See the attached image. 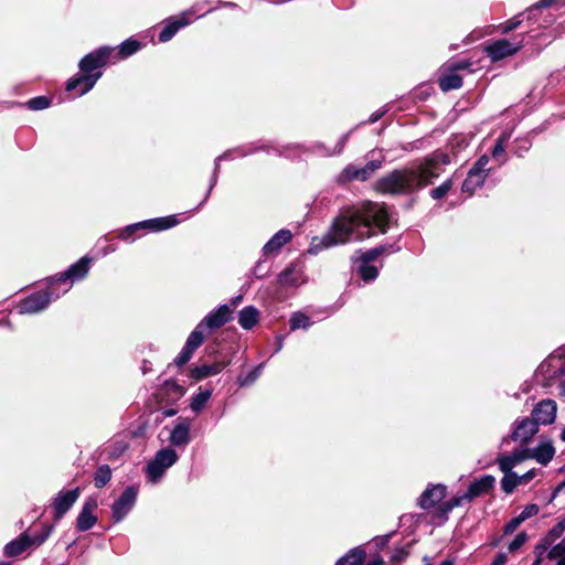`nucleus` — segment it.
Segmentation results:
<instances>
[{"label":"nucleus","instance_id":"obj_1","mask_svg":"<svg viewBox=\"0 0 565 565\" xmlns=\"http://www.w3.org/2000/svg\"><path fill=\"white\" fill-rule=\"evenodd\" d=\"M390 215L384 204L366 201L359 205L347 206L340 210L333 220L330 230L322 237H315L310 245V253H318L323 248L345 244L350 239L363 241L375 233L372 227L384 234L388 230Z\"/></svg>","mask_w":565,"mask_h":565},{"label":"nucleus","instance_id":"obj_2","mask_svg":"<svg viewBox=\"0 0 565 565\" xmlns=\"http://www.w3.org/2000/svg\"><path fill=\"white\" fill-rule=\"evenodd\" d=\"M449 163L445 152H434L423 163L412 169L395 170L375 182V190L387 194H409L433 183L441 173V166Z\"/></svg>","mask_w":565,"mask_h":565},{"label":"nucleus","instance_id":"obj_3","mask_svg":"<svg viewBox=\"0 0 565 565\" xmlns=\"http://www.w3.org/2000/svg\"><path fill=\"white\" fill-rule=\"evenodd\" d=\"M178 455L173 449L164 448L157 452L154 459L147 466V472L152 482H157L164 471L175 463Z\"/></svg>","mask_w":565,"mask_h":565},{"label":"nucleus","instance_id":"obj_4","mask_svg":"<svg viewBox=\"0 0 565 565\" xmlns=\"http://www.w3.org/2000/svg\"><path fill=\"white\" fill-rule=\"evenodd\" d=\"M557 404L554 399L545 398L536 403L531 412V418L540 425H551L555 422Z\"/></svg>","mask_w":565,"mask_h":565},{"label":"nucleus","instance_id":"obj_5","mask_svg":"<svg viewBox=\"0 0 565 565\" xmlns=\"http://www.w3.org/2000/svg\"><path fill=\"white\" fill-rule=\"evenodd\" d=\"M521 47L522 40L512 43L509 40L502 39L486 46V52L492 61H500L515 54Z\"/></svg>","mask_w":565,"mask_h":565},{"label":"nucleus","instance_id":"obj_6","mask_svg":"<svg viewBox=\"0 0 565 565\" xmlns=\"http://www.w3.org/2000/svg\"><path fill=\"white\" fill-rule=\"evenodd\" d=\"M49 291H39L22 300L18 307L20 313H36L45 309L51 301Z\"/></svg>","mask_w":565,"mask_h":565},{"label":"nucleus","instance_id":"obj_7","mask_svg":"<svg viewBox=\"0 0 565 565\" xmlns=\"http://www.w3.org/2000/svg\"><path fill=\"white\" fill-rule=\"evenodd\" d=\"M137 492L132 487L127 488L119 499L113 504V519L116 522L121 521L131 510L136 502Z\"/></svg>","mask_w":565,"mask_h":565},{"label":"nucleus","instance_id":"obj_8","mask_svg":"<svg viewBox=\"0 0 565 565\" xmlns=\"http://www.w3.org/2000/svg\"><path fill=\"white\" fill-rule=\"evenodd\" d=\"M468 65L469 64L465 63V62L450 63L447 66V70L450 72L448 74L440 76L438 79L440 89L443 92H448V90L457 89V88L461 87L462 78L458 74H456V71L463 70V68L468 67Z\"/></svg>","mask_w":565,"mask_h":565},{"label":"nucleus","instance_id":"obj_9","mask_svg":"<svg viewBox=\"0 0 565 565\" xmlns=\"http://www.w3.org/2000/svg\"><path fill=\"white\" fill-rule=\"evenodd\" d=\"M537 431L539 425L531 417H524L515 422L512 439L526 444Z\"/></svg>","mask_w":565,"mask_h":565},{"label":"nucleus","instance_id":"obj_10","mask_svg":"<svg viewBox=\"0 0 565 565\" xmlns=\"http://www.w3.org/2000/svg\"><path fill=\"white\" fill-rule=\"evenodd\" d=\"M79 497V488L60 492L53 501L54 519L60 520L77 501Z\"/></svg>","mask_w":565,"mask_h":565},{"label":"nucleus","instance_id":"obj_11","mask_svg":"<svg viewBox=\"0 0 565 565\" xmlns=\"http://www.w3.org/2000/svg\"><path fill=\"white\" fill-rule=\"evenodd\" d=\"M110 52H111V49L102 47V49L97 50L96 52L87 54L79 62L81 71L89 74L94 70L104 66L106 64L107 58L109 57Z\"/></svg>","mask_w":565,"mask_h":565},{"label":"nucleus","instance_id":"obj_12","mask_svg":"<svg viewBox=\"0 0 565 565\" xmlns=\"http://www.w3.org/2000/svg\"><path fill=\"white\" fill-rule=\"evenodd\" d=\"M382 166V162L379 160H372L367 162L363 168H356L354 166H349L344 169L342 177L348 180H367L376 170H379Z\"/></svg>","mask_w":565,"mask_h":565},{"label":"nucleus","instance_id":"obj_13","mask_svg":"<svg viewBox=\"0 0 565 565\" xmlns=\"http://www.w3.org/2000/svg\"><path fill=\"white\" fill-rule=\"evenodd\" d=\"M494 482V477L490 475L483 476L469 486L468 490L463 493V498H466V501L470 502L475 498L487 494L493 488Z\"/></svg>","mask_w":565,"mask_h":565},{"label":"nucleus","instance_id":"obj_14","mask_svg":"<svg viewBox=\"0 0 565 565\" xmlns=\"http://www.w3.org/2000/svg\"><path fill=\"white\" fill-rule=\"evenodd\" d=\"M97 508V501L95 499H89L85 502L82 508L81 513L78 514L76 526L78 531H87L92 529L97 519L93 514L94 510Z\"/></svg>","mask_w":565,"mask_h":565},{"label":"nucleus","instance_id":"obj_15","mask_svg":"<svg viewBox=\"0 0 565 565\" xmlns=\"http://www.w3.org/2000/svg\"><path fill=\"white\" fill-rule=\"evenodd\" d=\"M100 76H102L100 72L95 73V74L86 73V74L79 75V76L74 77L67 82L66 89L68 92H71V90H75L76 88L79 87L81 88L79 95H84L94 87V85L96 84V82L98 81V78Z\"/></svg>","mask_w":565,"mask_h":565},{"label":"nucleus","instance_id":"obj_16","mask_svg":"<svg viewBox=\"0 0 565 565\" xmlns=\"http://www.w3.org/2000/svg\"><path fill=\"white\" fill-rule=\"evenodd\" d=\"M191 12H184L180 17L175 19H170L166 26L162 29V31L159 34V41L160 42H168L173 38V35L178 32V30L182 26L188 25L191 20L189 15Z\"/></svg>","mask_w":565,"mask_h":565},{"label":"nucleus","instance_id":"obj_17","mask_svg":"<svg viewBox=\"0 0 565 565\" xmlns=\"http://www.w3.org/2000/svg\"><path fill=\"white\" fill-rule=\"evenodd\" d=\"M231 315L232 310L230 307L227 305H222L215 311L209 313L202 322L210 329H216L230 321Z\"/></svg>","mask_w":565,"mask_h":565},{"label":"nucleus","instance_id":"obj_18","mask_svg":"<svg viewBox=\"0 0 565 565\" xmlns=\"http://www.w3.org/2000/svg\"><path fill=\"white\" fill-rule=\"evenodd\" d=\"M445 497L446 487L437 484L423 492L418 504L422 509H430L440 502Z\"/></svg>","mask_w":565,"mask_h":565},{"label":"nucleus","instance_id":"obj_19","mask_svg":"<svg viewBox=\"0 0 565 565\" xmlns=\"http://www.w3.org/2000/svg\"><path fill=\"white\" fill-rule=\"evenodd\" d=\"M90 259L87 257L81 258L77 263L72 265L65 273L61 274L56 281H65L67 279L76 280L86 276L89 269Z\"/></svg>","mask_w":565,"mask_h":565},{"label":"nucleus","instance_id":"obj_20","mask_svg":"<svg viewBox=\"0 0 565 565\" xmlns=\"http://www.w3.org/2000/svg\"><path fill=\"white\" fill-rule=\"evenodd\" d=\"M31 546V536L25 532L21 534L18 539L6 544L3 548V554L7 557H14L22 554Z\"/></svg>","mask_w":565,"mask_h":565},{"label":"nucleus","instance_id":"obj_21","mask_svg":"<svg viewBox=\"0 0 565 565\" xmlns=\"http://www.w3.org/2000/svg\"><path fill=\"white\" fill-rule=\"evenodd\" d=\"M530 459H535L542 465H547L555 455V449L551 443H542L536 448L529 449Z\"/></svg>","mask_w":565,"mask_h":565},{"label":"nucleus","instance_id":"obj_22","mask_svg":"<svg viewBox=\"0 0 565 565\" xmlns=\"http://www.w3.org/2000/svg\"><path fill=\"white\" fill-rule=\"evenodd\" d=\"M177 224H178V221H177L175 216L172 215V216H168V217H159V218L149 220V221H146L142 223H138L136 225L128 227L127 231H134L135 228H138V227H147V228H151L154 231H162V230H168L170 227H173Z\"/></svg>","mask_w":565,"mask_h":565},{"label":"nucleus","instance_id":"obj_23","mask_svg":"<svg viewBox=\"0 0 565 565\" xmlns=\"http://www.w3.org/2000/svg\"><path fill=\"white\" fill-rule=\"evenodd\" d=\"M291 232L288 230H280L277 232L264 246L263 252L266 255L277 253L285 244L291 239Z\"/></svg>","mask_w":565,"mask_h":565},{"label":"nucleus","instance_id":"obj_24","mask_svg":"<svg viewBox=\"0 0 565 565\" xmlns=\"http://www.w3.org/2000/svg\"><path fill=\"white\" fill-rule=\"evenodd\" d=\"M190 423L186 419L180 420L173 428L170 440L174 446H184L189 443Z\"/></svg>","mask_w":565,"mask_h":565},{"label":"nucleus","instance_id":"obj_25","mask_svg":"<svg viewBox=\"0 0 565 565\" xmlns=\"http://www.w3.org/2000/svg\"><path fill=\"white\" fill-rule=\"evenodd\" d=\"M530 459L527 448L514 451L511 456H503L498 459L499 467L501 471L512 470L518 463Z\"/></svg>","mask_w":565,"mask_h":565},{"label":"nucleus","instance_id":"obj_26","mask_svg":"<svg viewBox=\"0 0 565 565\" xmlns=\"http://www.w3.org/2000/svg\"><path fill=\"white\" fill-rule=\"evenodd\" d=\"M227 363L225 362H215L213 364H203L201 366H196L191 370V376L194 380H202L204 377H207L210 375H216L226 366Z\"/></svg>","mask_w":565,"mask_h":565},{"label":"nucleus","instance_id":"obj_27","mask_svg":"<svg viewBox=\"0 0 565 565\" xmlns=\"http://www.w3.org/2000/svg\"><path fill=\"white\" fill-rule=\"evenodd\" d=\"M486 174L470 170L466 180L462 183V192L471 195L476 189L482 185L486 180Z\"/></svg>","mask_w":565,"mask_h":565},{"label":"nucleus","instance_id":"obj_28","mask_svg":"<svg viewBox=\"0 0 565 565\" xmlns=\"http://www.w3.org/2000/svg\"><path fill=\"white\" fill-rule=\"evenodd\" d=\"M366 554L361 547L350 550L335 565H362Z\"/></svg>","mask_w":565,"mask_h":565},{"label":"nucleus","instance_id":"obj_29","mask_svg":"<svg viewBox=\"0 0 565 565\" xmlns=\"http://www.w3.org/2000/svg\"><path fill=\"white\" fill-rule=\"evenodd\" d=\"M258 321V310L254 307H246L239 312L238 323L244 329H252Z\"/></svg>","mask_w":565,"mask_h":565},{"label":"nucleus","instance_id":"obj_30","mask_svg":"<svg viewBox=\"0 0 565 565\" xmlns=\"http://www.w3.org/2000/svg\"><path fill=\"white\" fill-rule=\"evenodd\" d=\"M504 477L501 480L502 490L505 493H512L514 489L520 484L519 476L512 470L503 471Z\"/></svg>","mask_w":565,"mask_h":565},{"label":"nucleus","instance_id":"obj_31","mask_svg":"<svg viewBox=\"0 0 565 565\" xmlns=\"http://www.w3.org/2000/svg\"><path fill=\"white\" fill-rule=\"evenodd\" d=\"M386 248L384 246H379L366 252L359 250L356 253L355 259L361 260L363 264H369L372 260H375L377 257L385 253Z\"/></svg>","mask_w":565,"mask_h":565},{"label":"nucleus","instance_id":"obj_32","mask_svg":"<svg viewBox=\"0 0 565 565\" xmlns=\"http://www.w3.org/2000/svg\"><path fill=\"white\" fill-rule=\"evenodd\" d=\"M550 559H556V565H565V539L559 543L551 546L547 553Z\"/></svg>","mask_w":565,"mask_h":565},{"label":"nucleus","instance_id":"obj_33","mask_svg":"<svg viewBox=\"0 0 565 565\" xmlns=\"http://www.w3.org/2000/svg\"><path fill=\"white\" fill-rule=\"evenodd\" d=\"M111 478V470L108 465H103L98 467L95 472L94 481L96 488L105 487Z\"/></svg>","mask_w":565,"mask_h":565},{"label":"nucleus","instance_id":"obj_34","mask_svg":"<svg viewBox=\"0 0 565 565\" xmlns=\"http://www.w3.org/2000/svg\"><path fill=\"white\" fill-rule=\"evenodd\" d=\"M205 327L203 322H200L196 328L191 332L186 340V345H189L192 350H196L204 340L202 328Z\"/></svg>","mask_w":565,"mask_h":565},{"label":"nucleus","instance_id":"obj_35","mask_svg":"<svg viewBox=\"0 0 565 565\" xmlns=\"http://www.w3.org/2000/svg\"><path fill=\"white\" fill-rule=\"evenodd\" d=\"M211 397V392L210 391H201L199 392L196 395H194L192 397V401H191V408L192 411L194 412H200L206 404V402L210 399Z\"/></svg>","mask_w":565,"mask_h":565},{"label":"nucleus","instance_id":"obj_36","mask_svg":"<svg viewBox=\"0 0 565 565\" xmlns=\"http://www.w3.org/2000/svg\"><path fill=\"white\" fill-rule=\"evenodd\" d=\"M310 324V319L303 313H295L290 319V329L296 330L303 328L306 329Z\"/></svg>","mask_w":565,"mask_h":565},{"label":"nucleus","instance_id":"obj_37","mask_svg":"<svg viewBox=\"0 0 565 565\" xmlns=\"http://www.w3.org/2000/svg\"><path fill=\"white\" fill-rule=\"evenodd\" d=\"M140 49V44L137 41L127 40L125 41L119 49V53L122 57H127L134 53H136Z\"/></svg>","mask_w":565,"mask_h":565},{"label":"nucleus","instance_id":"obj_38","mask_svg":"<svg viewBox=\"0 0 565 565\" xmlns=\"http://www.w3.org/2000/svg\"><path fill=\"white\" fill-rule=\"evenodd\" d=\"M451 186H452V181L450 179H448L441 185L433 189L430 191V195L435 200L441 199V198L446 196V194L449 192Z\"/></svg>","mask_w":565,"mask_h":565},{"label":"nucleus","instance_id":"obj_39","mask_svg":"<svg viewBox=\"0 0 565 565\" xmlns=\"http://www.w3.org/2000/svg\"><path fill=\"white\" fill-rule=\"evenodd\" d=\"M359 273L365 281L373 280L379 274L377 268L369 264H362L359 268Z\"/></svg>","mask_w":565,"mask_h":565},{"label":"nucleus","instance_id":"obj_40","mask_svg":"<svg viewBox=\"0 0 565 565\" xmlns=\"http://www.w3.org/2000/svg\"><path fill=\"white\" fill-rule=\"evenodd\" d=\"M564 532L561 530V526L554 525L544 537L541 540L545 542V544L553 546L554 542L558 540Z\"/></svg>","mask_w":565,"mask_h":565},{"label":"nucleus","instance_id":"obj_41","mask_svg":"<svg viewBox=\"0 0 565 565\" xmlns=\"http://www.w3.org/2000/svg\"><path fill=\"white\" fill-rule=\"evenodd\" d=\"M28 106L30 109L41 110V109H45L50 106V100L44 96H40V97L30 99L28 102Z\"/></svg>","mask_w":565,"mask_h":565},{"label":"nucleus","instance_id":"obj_42","mask_svg":"<svg viewBox=\"0 0 565 565\" xmlns=\"http://www.w3.org/2000/svg\"><path fill=\"white\" fill-rule=\"evenodd\" d=\"M194 350H192L189 345H184V348L182 349V351L179 353V355L175 358L174 362L178 366H182L184 364H186L192 354H193Z\"/></svg>","mask_w":565,"mask_h":565},{"label":"nucleus","instance_id":"obj_43","mask_svg":"<svg viewBox=\"0 0 565 565\" xmlns=\"http://www.w3.org/2000/svg\"><path fill=\"white\" fill-rule=\"evenodd\" d=\"M51 532L52 526H47L44 529L42 533L31 536V546H40L41 544H43L50 536Z\"/></svg>","mask_w":565,"mask_h":565},{"label":"nucleus","instance_id":"obj_44","mask_svg":"<svg viewBox=\"0 0 565 565\" xmlns=\"http://www.w3.org/2000/svg\"><path fill=\"white\" fill-rule=\"evenodd\" d=\"M527 541V534L525 532L519 533L515 539L509 544V551L515 552Z\"/></svg>","mask_w":565,"mask_h":565},{"label":"nucleus","instance_id":"obj_45","mask_svg":"<svg viewBox=\"0 0 565 565\" xmlns=\"http://www.w3.org/2000/svg\"><path fill=\"white\" fill-rule=\"evenodd\" d=\"M521 24V20L519 17H514L505 23L501 24L499 28L503 34H508L514 29H516Z\"/></svg>","mask_w":565,"mask_h":565},{"label":"nucleus","instance_id":"obj_46","mask_svg":"<svg viewBox=\"0 0 565 565\" xmlns=\"http://www.w3.org/2000/svg\"><path fill=\"white\" fill-rule=\"evenodd\" d=\"M540 511V508L537 504H529L524 508V510L519 514V516L521 518V520H523V522L534 515H536Z\"/></svg>","mask_w":565,"mask_h":565},{"label":"nucleus","instance_id":"obj_47","mask_svg":"<svg viewBox=\"0 0 565 565\" xmlns=\"http://www.w3.org/2000/svg\"><path fill=\"white\" fill-rule=\"evenodd\" d=\"M489 163V158L487 156H482L478 159V161L470 169L476 172H481L482 174H488L487 166Z\"/></svg>","mask_w":565,"mask_h":565},{"label":"nucleus","instance_id":"obj_48","mask_svg":"<svg viewBox=\"0 0 565 565\" xmlns=\"http://www.w3.org/2000/svg\"><path fill=\"white\" fill-rule=\"evenodd\" d=\"M509 139V135L503 134L498 140L492 150L493 158H498L504 152V143Z\"/></svg>","mask_w":565,"mask_h":565},{"label":"nucleus","instance_id":"obj_49","mask_svg":"<svg viewBox=\"0 0 565 565\" xmlns=\"http://www.w3.org/2000/svg\"><path fill=\"white\" fill-rule=\"evenodd\" d=\"M263 365H258L254 370H252L245 379L241 381V385H249L256 381V379L260 375Z\"/></svg>","mask_w":565,"mask_h":565},{"label":"nucleus","instance_id":"obj_50","mask_svg":"<svg viewBox=\"0 0 565 565\" xmlns=\"http://www.w3.org/2000/svg\"><path fill=\"white\" fill-rule=\"evenodd\" d=\"M550 550H551V546H550V545H547V544H545V542L541 540V541L535 545L533 553H534V555H535V557H536V558H540V559H542V561H543V557H544L545 553H546L547 551H550Z\"/></svg>","mask_w":565,"mask_h":565},{"label":"nucleus","instance_id":"obj_51","mask_svg":"<svg viewBox=\"0 0 565 565\" xmlns=\"http://www.w3.org/2000/svg\"><path fill=\"white\" fill-rule=\"evenodd\" d=\"M292 274V268H287L285 269L280 275H279V284L282 285V286H290V285H294L296 282L295 279H292L290 276Z\"/></svg>","mask_w":565,"mask_h":565},{"label":"nucleus","instance_id":"obj_52","mask_svg":"<svg viewBox=\"0 0 565 565\" xmlns=\"http://www.w3.org/2000/svg\"><path fill=\"white\" fill-rule=\"evenodd\" d=\"M523 522L521 518L518 515L513 518L505 526H504V534H511L513 533L520 524Z\"/></svg>","mask_w":565,"mask_h":565},{"label":"nucleus","instance_id":"obj_53","mask_svg":"<svg viewBox=\"0 0 565 565\" xmlns=\"http://www.w3.org/2000/svg\"><path fill=\"white\" fill-rule=\"evenodd\" d=\"M463 501H466V498H463V494L450 499L445 504V511H450L454 508L461 505Z\"/></svg>","mask_w":565,"mask_h":565},{"label":"nucleus","instance_id":"obj_54","mask_svg":"<svg viewBox=\"0 0 565 565\" xmlns=\"http://www.w3.org/2000/svg\"><path fill=\"white\" fill-rule=\"evenodd\" d=\"M408 556V552L405 550V548H397L394 551L393 555H392V561L393 562H403L406 559V557Z\"/></svg>","mask_w":565,"mask_h":565},{"label":"nucleus","instance_id":"obj_55","mask_svg":"<svg viewBox=\"0 0 565 565\" xmlns=\"http://www.w3.org/2000/svg\"><path fill=\"white\" fill-rule=\"evenodd\" d=\"M536 476V471L534 469L529 470L522 476H519V482L520 484H526L529 483L534 477Z\"/></svg>","mask_w":565,"mask_h":565},{"label":"nucleus","instance_id":"obj_56","mask_svg":"<svg viewBox=\"0 0 565 565\" xmlns=\"http://www.w3.org/2000/svg\"><path fill=\"white\" fill-rule=\"evenodd\" d=\"M507 563V555L501 553L499 554L490 565H504Z\"/></svg>","mask_w":565,"mask_h":565},{"label":"nucleus","instance_id":"obj_57","mask_svg":"<svg viewBox=\"0 0 565 565\" xmlns=\"http://www.w3.org/2000/svg\"><path fill=\"white\" fill-rule=\"evenodd\" d=\"M386 113V110H381V111H376L374 113L371 117H370V122H375L377 121L384 114Z\"/></svg>","mask_w":565,"mask_h":565},{"label":"nucleus","instance_id":"obj_58","mask_svg":"<svg viewBox=\"0 0 565 565\" xmlns=\"http://www.w3.org/2000/svg\"><path fill=\"white\" fill-rule=\"evenodd\" d=\"M554 0H541L536 7L537 8H546L548 6H551V3L553 2Z\"/></svg>","mask_w":565,"mask_h":565},{"label":"nucleus","instance_id":"obj_59","mask_svg":"<svg viewBox=\"0 0 565 565\" xmlns=\"http://www.w3.org/2000/svg\"><path fill=\"white\" fill-rule=\"evenodd\" d=\"M366 565H384V561L381 557H377L374 561L367 563Z\"/></svg>","mask_w":565,"mask_h":565},{"label":"nucleus","instance_id":"obj_60","mask_svg":"<svg viewBox=\"0 0 565 565\" xmlns=\"http://www.w3.org/2000/svg\"><path fill=\"white\" fill-rule=\"evenodd\" d=\"M556 525H557V526H561V530L564 532V531H565V516H564V518H562V519L557 522V524H556Z\"/></svg>","mask_w":565,"mask_h":565},{"label":"nucleus","instance_id":"obj_61","mask_svg":"<svg viewBox=\"0 0 565 565\" xmlns=\"http://www.w3.org/2000/svg\"><path fill=\"white\" fill-rule=\"evenodd\" d=\"M243 297L242 296H237L233 299V305L234 306H237L241 301H242Z\"/></svg>","mask_w":565,"mask_h":565},{"label":"nucleus","instance_id":"obj_62","mask_svg":"<svg viewBox=\"0 0 565 565\" xmlns=\"http://www.w3.org/2000/svg\"><path fill=\"white\" fill-rule=\"evenodd\" d=\"M440 565H454V562L450 559H446Z\"/></svg>","mask_w":565,"mask_h":565},{"label":"nucleus","instance_id":"obj_63","mask_svg":"<svg viewBox=\"0 0 565 565\" xmlns=\"http://www.w3.org/2000/svg\"><path fill=\"white\" fill-rule=\"evenodd\" d=\"M541 563H542V559L535 557V561L533 562L532 565H541Z\"/></svg>","mask_w":565,"mask_h":565},{"label":"nucleus","instance_id":"obj_64","mask_svg":"<svg viewBox=\"0 0 565 565\" xmlns=\"http://www.w3.org/2000/svg\"><path fill=\"white\" fill-rule=\"evenodd\" d=\"M561 439L565 443V428L562 430Z\"/></svg>","mask_w":565,"mask_h":565}]
</instances>
